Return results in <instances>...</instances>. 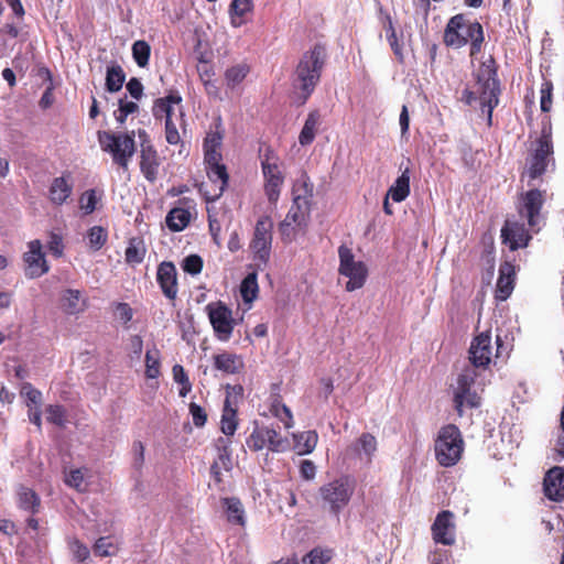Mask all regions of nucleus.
I'll return each mask as SVG.
<instances>
[{
    "instance_id": "1",
    "label": "nucleus",
    "mask_w": 564,
    "mask_h": 564,
    "mask_svg": "<svg viewBox=\"0 0 564 564\" xmlns=\"http://www.w3.org/2000/svg\"><path fill=\"white\" fill-rule=\"evenodd\" d=\"M475 84L471 90H466V102L470 105L478 100L480 110L487 117L488 126L492 123V111L499 104L500 85L497 78L496 62L488 56L474 70Z\"/></svg>"
},
{
    "instance_id": "2",
    "label": "nucleus",
    "mask_w": 564,
    "mask_h": 564,
    "mask_svg": "<svg viewBox=\"0 0 564 564\" xmlns=\"http://www.w3.org/2000/svg\"><path fill=\"white\" fill-rule=\"evenodd\" d=\"M474 369L475 367L464 365L451 386L454 408L459 415H463L465 409H477L481 405L480 391L486 384V376Z\"/></svg>"
},
{
    "instance_id": "3",
    "label": "nucleus",
    "mask_w": 564,
    "mask_h": 564,
    "mask_svg": "<svg viewBox=\"0 0 564 564\" xmlns=\"http://www.w3.org/2000/svg\"><path fill=\"white\" fill-rule=\"evenodd\" d=\"M326 59V50L317 44L310 52H306L299 62L293 82L294 88L301 91L302 104H304L314 91L319 82L322 69Z\"/></svg>"
},
{
    "instance_id": "4",
    "label": "nucleus",
    "mask_w": 564,
    "mask_h": 564,
    "mask_svg": "<svg viewBox=\"0 0 564 564\" xmlns=\"http://www.w3.org/2000/svg\"><path fill=\"white\" fill-rule=\"evenodd\" d=\"M356 489V480L349 475L339 476L318 489V497L325 508L339 521L340 512L350 502Z\"/></svg>"
},
{
    "instance_id": "5",
    "label": "nucleus",
    "mask_w": 564,
    "mask_h": 564,
    "mask_svg": "<svg viewBox=\"0 0 564 564\" xmlns=\"http://www.w3.org/2000/svg\"><path fill=\"white\" fill-rule=\"evenodd\" d=\"M464 441L456 425L448 424L442 427L435 441V455L440 465L451 467L462 457Z\"/></svg>"
},
{
    "instance_id": "6",
    "label": "nucleus",
    "mask_w": 564,
    "mask_h": 564,
    "mask_svg": "<svg viewBox=\"0 0 564 564\" xmlns=\"http://www.w3.org/2000/svg\"><path fill=\"white\" fill-rule=\"evenodd\" d=\"M98 141L101 150L110 153L116 164L128 169L129 160L135 151L133 132L128 134L101 131L98 132Z\"/></svg>"
},
{
    "instance_id": "7",
    "label": "nucleus",
    "mask_w": 564,
    "mask_h": 564,
    "mask_svg": "<svg viewBox=\"0 0 564 564\" xmlns=\"http://www.w3.org/2000/svg\"><path fill=\"white\" fill-rule=\"evenodd\" d=\"M338 272L340 275L348 278L346 290L348 292H352L355 290L361 289L365 285L368 276L367 265L362 261L356 260L351 249L345 245H341L338 248Z\"/></svg>"
},
{
    "instance_id": "8",
    "label": "nucleus",
    "mask_w": 564,
    "mask_h": 564,
    "mask_svg": "<svg viewBox=\"0 0 564 564\" xmlns=\"http://www.w3.org/2000/svg\"><path fill=\"white\" fill-rule=\"evenodd\" d=\"M246 444L253 452H259L267 447L273 453H284L291 447L288 437H282L275 429L267 425H256Z\"/></svg>"
},
{
    "instance_id": "9",
    "label": "nucleus",
    "mask_w": 564,
    "mask_h": 564,
    "mask_svg": "<svg viewBox=\"0 0 564 564\" xmlns=\"http://www.w3.org/2000/svg\"><path fill=\"white\" fill-rule=\"evenodd\" d=\"M273 223L270 216H261L254 227L253 237L250 242V249L253 259L262 264H267L270 259L272 246Z\"/></svg>"
},
{
    "instance_id": "10",
    "label": "nucleus",
    "mask_w": 564,
    "mask_h": 564,
    "mask_svg": "<svg viewBox=\"0 0 564 564\" xmlns=\"http://www.w3.org/2000/svg\"><path fill=\"white\" fill-rule=\"evenodd\" d=\"M491 358V336L489 332H485L473 339L468 350V362L465 366L475 367V371L486 376Z\"/></svg>"
},
{
    "instance_id": "11",
    "label": "nucleus",
    "mask_w": 564,
    "mask_h": 564,
    "mask_svg": "<svg viewBox=\"0 0 564 564\" xmlns=\"http://www.w3.org/2000/svg\"><path fill=\"white\" fill-rule=\"evenodd\" d=\"M206 311L217 338L223 341L228 340L235 324L231 311L221 302L209 303Z\"/></svg>"
},
{
    "instance_id": "12",
    "label": "nucleus",
    "mask_w": 564,
    "mask_h": 564,
    "mask_svg": "<svg viewBox=\"0 0 564 564\" xmlns=\"http://www.w3.org/2000/svg\"><path fill=\"white\" fill-rule=\"evenodd\" d=\"M543 193L540 189H530L521 198L519 205V214L522 218H527L529 227L538 231L540 230L541 218L540 212L543 206Z\"/></svg>"
},
{
    "instance_id": "13",
    "label": "nucleus",
    "mask_w": 564,
    "mask_h": 564,
    "mask_svg": "<svg viewBox=\"0 0 564 564\" xmlns=\"http://www.w3.org/2000/svg\"><path fill=\"white\" fill-rule=\"evenodd\" d=\"M25 263V276L29 279H36L50 271V265L42 251V243L35 239L28 243V251L23 254Z\"/></svg>"
},
{
    "instance_id": "14",
    "label": "nucleus",
    "mask_w": 564,
    "mask_h": 564,
    "mask_svg": "<svg viewBox=\"0 0 564 564\" xmlns=\"http://www.w3.org/2000/svg\"><path fill=\"white\" fill-rule=\"evenodd\" d=\"M553 154V143L551 134L543 131L542 135L536 142V149L530 161L529 176L536 178L541 176L547 167L550 158Z\"/></svg>"
},
{
    "instance_id": "15",
    "label": "nucleus",
    "mask_w": 564,
    "mask_h": 564,
    "mask_svg": "<svg viewBox=\"0 0 564 564\" xmlns=\"http://www.w3.org/2000/svg\"><path fill=\"white\" fill-rule=\"evenodd\" d=\"M378 449V443L370 433H362L346 449V456L370 465Z\"/></svg>"
},
{
    "instance_id": "16",
    "label": "nucleus",
    "mask_w": 564,
    "mask_h": 564,
    "mask_svg": "<svg viewBox=\"0 0 564 564\" xmlns=\"http://www.w3.org/2000/svg\"><path fill=\"white\" fill-rule=\"evenodd\" d=\"M501 239L511 251H514L519 248L527 247L531 240V236L523 223L507 219L501 229Z\"/></svg>"
},
{
    "instance_id": "17",
    "label": "nucleus",
    "mask_w": 564,
    "mask_h": 564,
    "mask_svg": "<svg viewBox=\"0 0 564 564\" xmlns=\"http://www.w3.org/2000/svg\"><path fill=\"white\" fill-rule=\"evenodd\" d=\"M444 35H484V30L477 19L459 13L451 18Z\"/></svg>"
},
{
    "instance_id": "18",
    "label": "nucleus",
    "mask_w": 564,
    "mask_h": 564,
    "mask_svg": "<svg viewBox=\"0 0 564 564\" xmlns=\"http://www.w3.org/2000/svg\"><path fill=\"white\" fill-rule=\"evenodd\" d=\"M262 173L265 180L264 192L271 204H276L284 177L275 163L268 160L262 162Z\"/></svg>"
},
{
    "instance_id": "19",
    "label": "nucleus",
    "mask_w": 564,
    "mask_h": 564,
    "mask_svg": "<svg viewBox=\"0 0 564 564\" xmlns=\"http://www.w3.org/2000/svg\"><path fill=\"white\" fill-rule=\"evenodd\" d=\"M453 513L451 511H442L437 514L433 525L432 534L436 543L452 545L455 542Z\"/></svg>"
},
{
    "instance_id": "20",
    "label": "nucleus",
    "mask_w": 564,
    "mask_h": 564,
    "mask_svg": "<svg viewBox=\"0 0 564 564\" xmlns=\"http://www.w3.org/2000/svg\"><path fill=\"white\" fill-rule=\"evenodd\" d=\"M544 495L552 501L564 500V468L555 466L551 468L543 481Z\"/></svg>"
},
{
    "instance_id": "21",
    "label": "nucleus",
    "mask_w": 564,
    "mask_h": 564,
    "mask_svg": "<svg viewBox=\"0 0 564 564\" xmlns=\"http://www.w3.org/2000/svg\"><path fill=\"white\" fill-rule=\"evenodd\" d=\"M158 283L163 292V294L170 299L174 300L177 295V279H176V268L173 262L163 261L156 272Z\"/></svg>"
},
{
    "instance_id": "22",
    "label": "nucleus",
    "mask_w": 564,
    "mask_h": 564,
    "mask_svg": "<svg viewBox=\"0 0 564 564\" xmlns=\"http://www.w3.org/2000/svg\"><path fill=\"white\" fill-rule=\"evenodd\" d=\"M160 166V159L156 151L149 143L141 144V161L140 169L143 176L149 182H154L158 178Z\"/></svg>"
},
{
    "instance_id": "23",
    "label": "nucleus",
    "mask_w": 564,
    "mask_h": 564,
    "mask_svg": "<svg viewBox=\"0 0 564 564\" xmlns=\"http://www.w3.org/2000/svg\"><path fill=\"white\" fill-rule=\"evenodd\" d=\"M401 174L397 177L393 184L388 189V196L395 203H401L406 199L410 195V177L411 171L409 165L403 166V163L400 165Z\"/></svg>"
},
{
    "instance_id": "24",
    "label": "nucleus",
    "mask_w": 564,
    "mask_h": 564,
    "mask_svg": "<svg viewBox=\"0 0 564 564\" xmlns=\"http://www.w3.org/2000/svg\"><path fill=\"white\" fill-rule=\"evenodd\" d=\"M209 185L213 187V194L207 196V200L218 199L228 185V174L226 166L206 167Z\"/></svg>"
},
{
    "instance_id": "25",
    "label": "nucleus",
    "mask_w": 564,
    "mask_h": 564,
    "mask_svg": "<svg viewBox=\"0 0 564 564\" xmlns=\"http://www.w3.org/2000/svg\"><path fill=\"white\" fill-rule=\"evenodd\" d=\"M73 193V184L65 176L55 177L48 188V198L52 204L63 205Z\"/></svg>"
},
{
    "instance_id": "26",
    "label": "nucleus",
    "mask_w": 564,
    "mask_h": 564,
    "mask_svg": "<svg viewBox=\"0 0 564 564\" xmlns=\"http://www.w3.org/2000/svg\"><path fill=\"white\" fill-rule=\"evenodd\" d=\"M514 268L511 263L505 262L500 265L497 281V297L506 300L513 290Z\"/></svg>"
},
{
    "instance_id": "27",
    "label": "nucleus",
    "mask_w": 564,
    "mask_h": 564,
    "mask_svg": "<svg viewBox=\"0 0 564 564\" xmlns=\"http://www.w3.org/2000/svg\"><path fill=\"white\" fill-rule=\"evenodd\" d=\"M62 307L67 314H76L83 312L86 307V299L79 290L67 289L63 292Z\"/></svg>"
},
{
    "instance_id": "28",
    "label": "nucleus",
    "mask_w": 564,
    "mask_h": 564,
    "mask_svg": "<svg viewBox=\"0 0 564 564\" xmlns=\"http://www.w3.org/2000/svg\"><path fill=\"white\" fill-rule=\"evenodd\" d=\"M294 441V449L299 455L311 454L318 441V434L316 431H304L300 433H292Z\"/></svg>"
},
{
    "instance_id": "29",
    "label": "nucleus",
    "mask_w": 564,
    "mask_h": 564,
    "mask_svg": "<svg viewBox=\"0 0 564 564\" xmlns=\"http://www.w3.org/2000/svg\"><path fill=\"white\" fill-rule=\"evenodd\" d=\"M214 366L217 370L234 375L242 369L243 362L241 358L235 354L223 352L214 356Z\"/></svg>"
},
{
    "instance_id": "30",
    "label": "nucleus",
    "mask_w": 564,
    "mask_h": 564,
    "mask_svg": "<svg viewBox=\"0 0 564 564\" xmlns=\"http://www.w3.org/2000/svg\"><path fill=\"white\" fill-rule=\"evenodd\" d=\"M321 123V113L318 110H313L307 115L304 126L299 135L301 145H310L316 135L318 126Z\"/></svg>"
},
{
    "instance_id": "31",
    "label": "nucleus",
    "mask_w": 564,
    "mask_h": 564,
    "mask_svg": "<svg viewBox=\"0 0 564 564\" xmlns=\"http://www.w3.org/2000/svg\"><path fill=\"white\" fill-rule=\"evenodd\" d=\"M189 220L191 213L182 207L172 208L165 217L166 226L174 232L185 229L189 224Z\"/></svg>"
},
{
    "instance_id": "32",
    "label": "nucleus",
    "mask_w": 564,
    "mask_h": 564,
    "mask_svg": "<svg viewBox=\"0 0 564 564\" xmlns=\"http://www.w3.org/2000/svg\"><path fill=\"white\" fill-rule=\"evenodd\" d=\"M223 507L225 508L227 520L230 523L245 525V509L238 498L230 497L223 499Z\"/></svg>"
},
{
    "instance_id": "33",
    "label": "nucleus",
    "mask_w": 564,
    "mask_h": 564,
    "mask_svg": "<svg viewBox=\"0 0 564 564\" xmlns=\"http://www.w3.org/2000/svg\"><path fill=\"white\" fill-rule=\"evenodd\" d=\"M236 413L237 411L234 406H231L230 398L227 395L220 422V430L225 434L224 437H229L235 434L237 430Z\"/></svg>"
},
{
    "instance_id": "34",
    "label": "nucleus",
    "mask_w": 564,
    "mask_h": 564,
    "mask_svg": "<svg viewBox=\"0 0 564 564\" xmlns=\"http://www.w3.org/2000/svg\"><path fill=\"white\" fill-rule=\"evenodd\" d=\"M18 503L21 509L35 513L40 507V498L34 490L20 486L18 489Z\"/></svg>"
},
{
    "instance_id": "35",
    "label": "nucleus",
    "mask_w": 564,
    "mask_h": 564,
    "mask_svg": "<svg viewBox=\"0 0 564 564\" xmlns=\"http://www.w3.org/2000/svg\"><path fill=\"white\" fill-rule=\"evenodd\" d=\"M231 441L229 437L219 436L215 441V448L218 453L217 462L220 463L223 469L229 471L232 468V460H231Z\"/></svg>"
},
{
    "instance_id": "36",
    "label": "nucleus",
    "mask_w": 564,
    "mask_h": 564,
    "mask_svg": "<svg viewBox=\"0 0 564 564\" xmlns=\"http://www.w3.org/2000/svg\"><path fill=\"white\" fill-rule=\"evenodd\" d=\"M126 80V74L121 66L113 64L107 67L106 89L109 93H117L122 88Z\"/></svg>"
},
{
    "instance_id": "37",
    "label": "nucleus",
    "mask_w": 564,
    "mask_h": 564,
    "mask_svg": "<svg viewBox=\"0 0 564 564\" xmlns=\"http://www.w3.org/2000/svg\"><path fill=\"white\" fill-rule=\"evenodd\" d=\"M147 249L140 238H131L126 249V261L129 264H139L143 261Z\"/></svg>"
},
{
    "instance_id": "38",
    "label": "nucleus",
    "mask_w": 564,
    "mask_h": 564,
    "mask_svg": "<svg viewBox=\"0 0 564 564\" xmlns=\"http://www.w3.org/2000/svg\"><path fill=\"white\" fill-rule=\"evenodd\" d=\"M270 412L273 416L279 419L285 429H291L294 425L292 412L289 406L281 402L279 398H274L270 405Z\"/></svg>"
},
{
    "instance_id": "39",
    "label": "nucleus",
    "mask_w": 564,
    "mask_h": 564,
    "mask_svg": "<svg viewBox=\"0 0 564 564\" xmlns=\"http://www.w3.org/2000/svg\"><path fill=\"white\" fill-rule=\"evenodd\" d=\"M249 72L250 68L245 63L237 64L228 68L225 73V80L228 88L234 89L236 86L241 84Z\"/></svg>"
},
{
    "instance_id": "40",
    "label": "nucleus",
    "mask_w": 564,
    "mask_h": 564,
    "mask_svg": "<svg viewBox=\"0 0 564 564\" xmlns=\"http://www.w3.org/2000/svg\"><path fill=\"white\" fill-rule=\"evenodd\" d=\"M333 557V551L330 549H324L316 546L306 553L300 562V564H326Z\"/></svg>"
},
{
    "instance_id": "41",
    "label": "nucleus",
    "mask_w": 564,
    "mask_h": 564,
    "mask_svg": "<svg viewBox=\"0 0 564 564\" xmlns=\"http://www.w3.org/2000/svg\"><path fill=\"white\" fill-rule=\"evenodd\" d=\"M86 238L88 240V247L93 251L100 250L108 239L107 230L101 226H93L88 229Z\"/></svg>"
},
{
    "instance_id": "42",
    "label": "nucleus",
    "mask_w": 564,
    "mask_h": 564,
    "mask_svg": "<svg viewBox=\"0 0 564 564\" xmlns=\"http://www.w3.org/2000/svg\"><path fill=\"white\" fill-rule=\"evenodd\" d=\"M253 8V0H232L230 4L231 21L235 25L242 23V18L251 12Z\"/></svg>"
},
{
    "instance_id": "43",
    "label": "nucleus",
    "mask_w": 564,
    "mask_h": 564,
    "mask_svg": "<svg viewBox=\"0 0 564 564\" xmlns=\"http://www.w3.org/2000/svg\"><path fill=\"white\" fill-rule=\"evenodd\" d=\"M160 375V351L153 347L145 352V376L150 379H156Z\"/></svg>"
},
{
    "instance_id": "44",
    "label": "nucleus",
    "mask_w": 564,
    "mask_h": 564,
    "mask_svg": "<svg viewBox=\"0 0 564 564\" xmlns=\"http://www.w3.org/2000/svg\"><path fill=\"white\" fill-rule=\"evenodd\" d=\"M151 47L148 42L139 40L132 45V56L139 67H145L149 63Z\"/></svg>"
},
{
    "instance_id": "45",
    "label": "nucleus",
    "mask_w": 564,
    "mask_h": 564,
    "mask_svg": "<svg viewBox=\"0 0 564 564\" xmlns=\"http://www.w3.org/2000/svg\"><path fill=\"white\" fill-rule=\"evenodd\" d=\"M241 296L245 302H252L257 297L258 283L257 274L249 273L241 282L240 286Z\"/></svg>"
},
{
    "instance_id": "46",
    "label": "nucleus",
    "mask_w": 564,
    "mask_h": 564,
    "mask_svg": "<svg viewBox=\"0 0 564 564\" xmlns=\"http://www.w3.org/2000/svg\"><path fill=\"white\" fill-rule=\"evenodd\" d=\"M172 373L174 381L181 384V389L178 391L180 397L185 398L192 390V383L184 370V367L181 365H174L172 368Z\"/></svg>"
},
{
    "instance_id": "47",
    "label": "nucleus",
    "mask_w": 564,
    "mask_h": 564,
    "mask_svg": "<svg viewBox=\"0 0 564 564\" xmlns=\"http://www.w3.org/2000/svg\"><path fill=\"white\" fill-rule=\"evenodd\" d=\"M195 55L198 62H212L214 58V51L210 46L209 37H197L195 46Z\"/></svg>"
},
{
    "instance_id": "48",
    "label": "nucleus",
    "mask_w": 564,
    "mask_h": 564,
    "mask_svg": "<svg viewBox=\"0 0 564 564\" xmlns=\"http://www.w3.org/2000/svg\"><path fill=\"white\" fill-rule=\"evenodd\" d=\"M46 420L57 426H65L66 424V410L58 404H51L46 408Z\"/></svg>"
},
{
    "instance_id": "49",
    "label": "nucleus",
    "mask_w": 564,
    "mask_h": 564,
    "mask_svg": "<svg viewBox=\"0 0 564 564\" xmlns=\"http://www.w3.org/2000/svg\"><path fill=\"white\" fill-rule=\"evenodd\" d=\"M99 198L100 197L97 196L96 189H88L82 194L79 198V207L85 215H90L95 212Z\"/></svg>"
},
{
    "instance_id": "50",
    "label": "nucleus",
    "mask_w": 564,
    "mask_h": 564,
    "mask_svg": "<svg viewBox=\"0 0 564 564\" xmlns=\"http://www.w3.org/2000/svg\"><path fill=\"white\" fill-rule=\"evenodd\" d=\"M117 552V546L110 538H100L94 545V553L98 556H111Z\"/></svg>"
},
{
    "instance_id": "51",
    "label": "nucleus",
    "mask_w": 564,
    "mask_h": 564,
    "mask_svg": "<svg viewBox=\"0 0 564 564\" xmlns=\"http://www.w3.org/2000/svg\"><path fill=\"white\" fill-rule=\"evenodd\" d=\"M21 394L25 397L26 403H30L32 406H41L42 392L35 389L31 383L26 382L22 386Z\"/></svg>"
},
{
    "instance_id": "52",
    "label": "nucleus",
    "mask_w": 564,
    "mask_h": 564,
    "mask_svg": "<svg viewBox=\"0 0 564 564\" xmlns=\"http://www.w3.org/2000/svg\"><path fill=\"white\" fill-rule=\"evenodd\" d=\"M182 268L186 273L196 275L203 269V259L198 254H189L183 260Z\"/></svg>"
},
{
    "instance_id": "53",
    "label": "nucleus",
    "mask_w": 564,
    "mask_h": 564,
    "mask_svg": "<svg viewBox=\"0 0 564 564\" xmlns=\"http://www.w3.org/2000/svg\"><path fill=\"white\" fill-rule=\"evenodd\" d=\"M552 91H553V85L550 80H545L541 85V99H540V106L541 110L543 112H549L552 107Z\"/></svg>"
},
{
    "instance_id": "54",
    "label": "nucleus",
    "mask_w": 564,
    "mask_h": 564,
    "mask_svg": "<svg viewBox=\"0 0 564 564\" xmlns=\"http://www.w3.org/2000/svg\"><path fill=\"white\" fill-rule=\"evenodd\" d=\"M410 37H388L389 44L399 58V61H403L405 53L408 52Z\"/></svg>"
},
{
    "instance_id": "55",
    "label": "nucleus",
    "mask_w": 564,
    "mask_h": 564,
    "mask_svg": "<svg viewBox=\"0 0 564 564\" xmlns=\"http://www.w3.org/2000/svg\"><path fill=\"white\" fill-rule=\"evenodd\" d=\"M47 249L55 258H61L64 253V243L62 236L56 232H51L47 242Z\"/></svg>"
},
{
    "instance_id": "56",
    "label": "nucleus",
    "mask_w": 564,
    "mask_h": 564,
    "mask_svg": "<svg viewBox=\"0 0 564 564\" xmlns=\"http://www.w3.org/2000/svg\"><path fill=\"white\" fill-rule=\"evenodd\" d=\"M152 112L155 118H172L173 108L169 105L167 100L160 98L155 100Z\"/></svg>"
},
{
    "instance_id": "57",
    "label": "nucleus",
    "mask_w": 564,
    "mask_h": 564,
    "mask_svg": "<svg viewBox=\"0 0 564 564\" xmlns=\"http://www.w3.org/2000/svg\"><path fill=\"white\" fill-rule=\"evenodd\" d=\"M69 549L74 557L79 562L85 561L89 556L88 547L76 539L69 542Z\"/></svg>"
},
{
    "instance_id": "58",
    "label": "nucleus",
    "mask_w": 564,
    "mask_h": 564,
    "mask_svg": "<svg viewBox=\"0 0 564 564\" xmlns=\"http://www.w3.org/2000/svg\"><path fill=\"white\" fill-rule=\"evenodd\" d=\"M189 413L193 417V422H194L195 426L202 427L205 425V423L207 421V415L205 413V410L200 405L192 402L189 404Z\"/></svg>"
},
{
    "instance_id": "59",
    "label": "nucleus",
    "mask_w": 564,
    "mask_h": 564,
    "mask_svg": "<svg viewBox=\"0 0 564 564\" xmlns=\"http://www.w3.org/2000/svg\"><path fill=\"white\" fill-rule=\"evenodd\" d=\"M165 138L170 144H177L181 141L178 130L172 118L165 120Z\"/></svg>"
},
{
    "instance_id": "60",
    "label": "nucleus",
    "mask_w": 564,
    "mask_h": 564,
    "mask_svg": "<svg viewBox=\"0 0 564 564\" xmlns=\"http://www.w3.org/2000/svg\"><path fill=\"white\" fill-rule=\"evenodd\" d=\"M115 314L123 324H128L133 317V311L128 303H118Z\"/></svg>"
},
{
    "instance_id": "61",
    "label": "nucleus",
    "mask_w": 564,
    "mask_h": 564,
    "mask_svg": "<svg viewBox=\"0 0 564 564\" xmlns=\"http://www.w3.org/2000/svg\"><path fill=\"white\" fill-rule=\"evenodd\" d=\"M301 477L305 480H313L316 476V466L310 459H304L300 465Z\"/></svg>"
},
{
    "instance_id": "62",
    "label": "nucleus",
    "mask_w": 564,
    "mask_h": 564,
    "mask_svg": "<svg viewBox=\"0 0 564 564\" xmlns=\"http://www.w3.org/2000/svg\"><path fill=\"white\" fill-rule=\"evenodd\" d=\"M126 88L130 96L137 100H139L143 95V85L140 79L132 77L126 85Z\"/></svg>"
},
{
    "instance_id": "63",
    "label": "nucleus",
    "mask_w": 564,
    "mask_h": 564,
    "mask_svg": "<svg viewBox=\"0 0 564 564\" xmlns=\"http://www.w3.org/2000/svg\"><path fill=\"white\" fill-rule=\"evenodd\" d=\"M65 481L68 486L82 490V486L84 484V474L80 469L70 470L66 476Z\"/></svg>"
},
{
    "instance_id": "64",
    "label": "nucleus",
    "mask_w": 564,
    "mask_h": 564,
    "mask_svg": "<svg viewBox=\"0 0 564 564\" xmlns=\"http://www.w3.org/2000/svg\"><path fill=\"white\" fill-rule=\"evenodd\" d=\"M379 19L387 35H397L391 15L382 8L379 10Z\"/></svg>"
}]
</instances>
